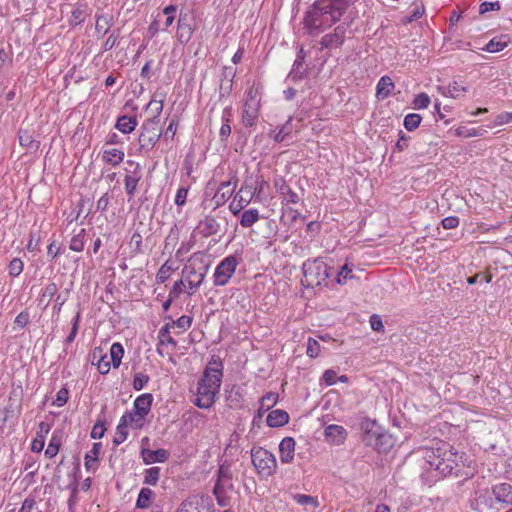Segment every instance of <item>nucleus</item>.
Segmentation results:
<instances>
[{"label":"nucleus","instance_id":"obj_27","mask_svg":"<svg viewBox=\"0 0 512 512\" xmlns=\"http://www.w3.org/2000/svg\"><path fill=\"white\" fill-rule=\"evenodd\" d=\"M289 414L282 409H276L269 412L266 423L271 428L282 427L289 422Z\"/></svg>","mask_w":512,"mask_h":512},{"label":"nucleus","instance_id":"obj_34","mask_svg":"<svg viewBox=\"0 0 512 512\" xmlns=\"http://www.w3.org/2000/svg\"><path fill=\"white\" fill-rule=\"evenodd\" d=\"M137 124L138 122L136 117L122 115L118 117L115 128L124 134H129L136 128Z\"/></svg>","mask_w":512,"mask_h":512},{"label":"nucleus","instance_id":"obj_19","mask_svg":"<svg viewBox=\"0 0 512 512\" xmlns=\"http://www.w3.org/2000/svg\"><path fill=\"white\" fill-rule=\"evenodd\" d=\"M274 186L278 194L283 196L282 204H297L300 201V197L294 192L291 187L287 184L283 177H278L274 180Z\"/></svg>","mask_w":512,"mask_h":512},{"label":"nucleus","instance_id":"obj_23","mask_svg":"<svg viewBox=\"0 0 512 512\" xmlns=\"http://www.w3.org/2000/svg\"><path fill=\"white\" fill-rule=\"evenodd\" d=\"M198 229L200 234L204 238H208L212 235H215L220 230V224L215 219V217L211 215H206L203 219H201L198 223Z\"/></svg>","mask_w":512,"mask_h":512},{"label":"nucleus","instance_id":"obj_25","mask_svg":"<svg viewBox=\"0 0 512 512\" xmlns=\"http://www.w3.org/2000/svg\"><path fill=\"white\" fill-rule=\"evenodd\" d=\"M153 395L151 393H144L139 395L133 403V410L140 416H147L152 407Z\"/></svg>","mask_w":512,"mask_h":512},{"label":"nucleus","instance_id":"obj_43","mask_svg":"<svg viewBox=\"0 0 512 512\" xmlns=\"http://www.w3.org/2000/svg\"><path fill=\"white\" fill-rule=\"evenodd\" d=\"M304 60H300L298 58L295 59L292 69L288 75L290 79L297 82L304 78L306 74V68L304 67Z\"/></svg>","mask_w":512,"mask_h":512},{"label":"nucleus","instance_id":"obj_9","mask_svg":"<svg viewBox=\"0 0 512 512\" xmlns=\"http://www.w3.org/2000/svg\"><path fill=\"white\" fill-rule=\"evenodd\" d=\"M257 89L251 87L246 91V100L243 105L242 123L245 127L255 125L259 116L260 99L257 97Z\"/></svg>","mask_w":512,"mask_h":512},{"label":"nucleus","instance_id":"obj_37","mask_svg":"<svg viewBox=\"0 0 512 512\" xmlns=\"http://www.w3.org/2000/svg\"><path fill=\"white\" fill-rule=\"evenodd\" d=\"M124 151L120 149H106L103 151L102 160L112 166L119 165L124 159Z\"/></svg>","mask_w":512,"mask_h":512},{"label":"nucleus","instance_id":"obj_1","mask_svg":"<svg viewBox=\"0 0 512 512\" xmlns=\"http://www.w3.org/2000/svg\"><path fill=\"white\" fill-rule=\"evenodd\" d=\"M424 463L422 469L433 481L453 474L458 475L462 455L447 442L436 443V447L422 449Z\"/></svg>","mask_w":512,"mask_h":512},{"label":"nucleus","instance_id":"obj_32","mask_svg":"<svg viewBox=\"0 0 512 512\" xmlns=\"http://www.w3.org/2000/svg\"><path fill=\"white\" fill-rule=\"evenodd\" d=\"M18 140L20 145L29 152H36L39 149L40 142L35 140L28 130L20 129L18 132Z\"/></svg>","mask_w":512,"mask_h":512},{"label":"nucleus","instance_id":"obj_2","mask_svg":"<svg viewBox=\"0 0 512 512\" xmlns=\"http://www.w3.org/2000/svg\"><path fill=\"white\" fill-rule=\"evenodd\" d=\"M424 463L422 469L433 481L453 474L458 475L462 455L447 442L436 443V447L422 449Z\"/></svg>","mask_w":512,"mask_h":512},{"label":"nucleus","instance_id":"obj_60","mask_svg":"<svg viewBox=\"0 0 512 512\" xmlns=\"http://www.w3.org/2000/svg\"><path fill=\"white\" fill-rule=\"evenodd\" d=\"M482 131H483V129H476V128L469 129L465 126H459L455 130V133L459 137L470 138V137L482 136Z\"/></svg>","mask_w":512,"mask_h":512},{"label":"nucleus","instance_id":"obj_40","mask_svg":"<svg viewBox=\"0 0 512 512\" xmlns=\"http://www.w3.org/2000/svg\"><path fill=\"white\" fill-rule=\"evenodd\" d=\"M58 292V286L54 282L48 283L42 290L40 295L39 304H43L44 309L48 307L52 298Z\"/></svg>","mask_w":512,"mask_h":512},{"label":"nucleus","instance_id":"obj_45","mask_svg":"<svg viewBox=\"0 0 512 512\" xmlns=\"http://www.w3.org/2000/svg\"><path fill=\"white\" fill-rule=\"evenodd\" d=\"M141 180V175H126L124 178L125 191L128 195L129 199L133 198L139 181Z\"/></svg>","mask_w":512,"mask_h":512},{"label":"nucleus","instance_id":"obj_4","mask_svg":"<svg viewBox=\"0 0 512 512\" xmlns=\"http://www.w3.org/2000/svg\"><path fill=\"white\" fill-rule=\"evenodd\" d=\"M327 0H316L305 12L302 24L309 36H318L341 19Z\"/></svg>","mask_w":512,"mask_h":512},{"label":"nucleus","instance_id":"obj_64","mask_svg":"<svg viewBox=\"0 0 512 512\" xmlns=\"http://www.w3.org/2000/svg\"><path fill=\"white\" fill-rule=\"evenodd\" d=\"M130 245L134 246L132 250L134 254H142L144 252L142 235L139 232L136 231L132 234Z\"/></svg>","mask_w":512,"mask_h":512},{"label":"nucleus","instance_id":"obj_38","mask_svg":"<svg viewBox=\"0 0 512 512\" xmlns=\"http://www.w3.org/2000/svg\"><path fill=\"white\" fill-rule=\"evenodd\" d=\"M508 42L509 41H508L507 35H502L500 37H494L486 44V46L483 48V50L490 52V53L499 52V51H502L505 47H507Z\"/></svg>","mask_w":512,"mask_h":512},{"label":"nucleus","instance_id":"obj_6","mask_svg":"<svg viewBox=\"0 0 512 512\" xmlns=\"http://www.w3.org/2000/svg\"><path fill=\"white\" fill-rule=\"evenodd\" d=\"M160 120L152 117L145 120L139 130L138 136V154L147 156L155 147L162 136V130L159 128Z\"/></svg>","mask_w":512,"mask_h":512},{"label":"nucleus","instance_id":"obj_61","mask_svg":"<svg viewBox=\"0 0 512 512\" xmlns=\"http://www.w3.org/2000/svg\"><path fill=\"white\" fill-rule=\"evenodd\" d=\"M327 2L330 3L331 9H335L342 16L352 4L351 0H327Z\"/></svg>","mask_w":512,"mask_h":512},{"label":"nucleus","instance_id":"obj_55","mask_svg":"<svg viewBox=\"0 0 512 512\" xmlns=\"http://www.w3.org/2000/svg\"><path fill=\"white\" fill-rule=\"evenodd\" d=\"M60 446H61L60 437H58L56 435H52V437L49 441V444L45 450V456L47 458L55 457L59 452Z\"/></svg>","mask_w":512,"mask_h":512},{"label":"nucleus","instance_id":"obj_46","mask_svg":"<svg viewBox=\"0 0 512 512\" xmlns=\"http://www.w3.org/2000/svg\"><path fill=\"white\" fill-rule=\"evenodd\" d=\"M85 237L86 230L80 229V231L71 238L69 248L75 252H82L85 246Z\"/></svg>","mask_w":512,"mask_h":512},{"label":"nucleus","instance_id":"obj_48","mask_svg":"<svg viewBox=\"0 0 512 512\" xmlns=\"http://www.w3.org/2000/svg\"><path fill=\"white\" fill-rule=\"evenodd\" d=\"M176 270L169 261H166L158 270L156 274V282L159 284L165 283L171 276V273Z\"/></svg>","mask_w":512,"mask_h":512},{"label":"nucleus","instance_id":"obj_49","mask_svg":"<svg viewBox=\"0 0 512 512\" xmlns=\"http://www.w3.org/2000/svg\"><path fill=\"white\" fill-rule=\"evenodd\" d=\"M161 469L159 467H151L144 470L143 483L146 485H156L160 478Z\"/></svg>","mask_w":512,"mask_h":512},{"label":"nucleus","instance_id":"obj_47","mask_svg":"<svg viewBox=\"0 0 512 512\" xmlns=\"http://www.w3.org/2000/svg\"><path fill=\"white\" fill-rule=\"evenodd\" d=\"M176 512H200L198 498L196 496L188 497L181 502Z\"/></svg>","mask_w":512,"mask_h":512},{"label":"nucleus","instance_id":"obj_52","mask_svg":"<svg viewBox=\"0 0 512 512\" xmlns=\"http://www.w3.org/2000/svg\"><path fill=\"white\" fill-rule=\"evenodd\" d=\"M85 20V7L82 5H79L75 7L72 12L69 19V25L72 27L78 26L82 24Z\"/></svg>","mask_w":512,"mask_h":512},{"label":"nucleus","instance_id":"obj_51","mask_svg":"<svg viewBox=\"0 0 512 512\" xmlns=\"http://www.w3.org/2000/svg\"><path fill=\"white\" fill-rule=\"evenodd\" d=\"M183 274L186 275L187 279H194V284L196 285H201L203 282V276H201V272H197L195 264L191 263L190 261L184 266Z\"/></svg>","mask_w":512,"mask_h":512},{"label":"nucleus","instance_id":"obj_15","mask_svg":"<svg viewBox=\"0 0 512 512\" xmlns=\"http://www.w3.org/2000/svg\"><path fill=\"white\" fill-rule=\"evenodd\" d=\"M211 384L198 381L197 397L194 404L201 409H208L215 403V397L220 390H213Z\"/></svg>","mask_w":512,"mask_h":512},{"label":"nucleus","instance_id":"obj_50","mask_svg":"<svg viewBox=\"0 0 512 512\" xmlns=\"http://www.w3.org/2000/svg\"><path fill=\"white\" fill-rule=\"evenodd\" d=\"M422 121V116L417 113H409L404 117L403 125L407 131L417 129Z\"/></svg>","mask_w":512,"mask_h":512},{"label":"nucleus","instance_id":"obj_59","mask_svg":"<svg viewBox=\"0 0 512 512\" xmlns=\"http://www.w3.org/2000/svg\"><path fill=\"white\" fill-rule=\"evenodd\" d=\"M170 324H165L160 330H159V343L164 344H171L173 346L177 345L176 340L170 336Z\"/></svg>","mask_w":512,"mask_h":512},{"label":"nucleus","instance_id":"obj_54","mask_svg":"<svg viewBox=\"0 0 512 512\" xmlns=\"http://www.w3.org/2000/svg\"><path fill=\"white\" fill-rule=\"evenodd\" d=\"M293 500L302 506L311 505L314 508H317L319 506V501L316 497L306 495V494H294Z\"/></svg>","mask_w":512,"mask_h":512},{"label":"nucleus","instance_id":"obj_13","mask_svg":"<svg viewBox=\"0 0 512 512\" xmlns=\"http://www.w3.org/2000/svg\"><path fill=\"white\" fill-rule=\"evenodd\" d=\"M493 498L491 489L481 491L472 501L471 507L476 512H500V507L497 506Z\"/></svg>","mask_w":512,"mask_h":512},{"label":"nucleus","instance_id":"obj_35","mask_svg":"<svg viewBox=\"0 0 512 512\" xmlns=\"http://www.w3.org/2000/svg\"><path fill=\"white\" fill-rule=\"evenodd\" d=\"M394 445L395 439L388 431L385 430L378 442L374 443V450L379 454H385L388 453Z\"/></svg>","mask_w":512,"mask_h":512},{"label":"nucleus","instance_id":"obj_3","mask_svg":"<svg viewBox=\"0 0 512 512\" xmlns=\"http://www.w3.org/2000/svg\"><path fill=\"white\" fill-rule=\"evenodd\" d=\"M424 463L422 469L433 481L453 474L458 475L462 455L447 442L436 443V447L422 449Z\"/></svg>","mask_w":512,"mask_h":512},{"label":"nucleus","instance_id":"obj_63","mask_svg":"<svg viewBox=\"0 0 512 512\" xmlns=\"http://www.w3.org/2000/svg\"><path fill=\"white\" fill-rule=\"evenodd\" d=\"M178 123H179V121H178V118L176 116L173 117L170 120V123L167 126L166 130L164 131V133H162L164 141H168V140H173L174 139V136H175L176 131H177Z\"/></svg>","mask_w":512,"mask_h":512},{"label":"nucleus","instance_id":"obj_16","mask_svg":"<svg viewBox=\"0 0 512 512\" xmlns=\"http://www.w3.org/2000/svg\"><path fill=\"white\" fill-rule=\"evenodd\" d=\"M196 29L194 18L187 14H180L177 21V39L181 44H187Z\"/></svg>","mask_w":512,"mask_h":512},{"label":"nucleus","instance_id":"obj_22","mask_svg":"<svg viewBox=\"0 0 512 512\" xmlns=\"http://www.w3.org/2000/svg\"><path fill=\"white\" fill-rule=\"evenodd\" d=\"M92 365H96L100 374L106 375L109 373L111 364L108 360L107 354L103 353L100 347H96L90 354Z\"/></svg>","mask_w":512,"mask_h":512},{"label":"nucleus","instance_id":"obj_58","mask_svg":"<svg viewBox=\"0 0 512 512\" xmlns=\"http://www.w3.org/2000/svg\"><path fill=\"white\" fill-rule=\"evenodd\" d=\"M354 277L352 267L349 264H344L341 269L337 273L336 281L338 284L343 285L347 282L348 279H352Z\"/></svg>","mask_w":512,"mask_h":512},{"label":"nucleus","instance_id":"obj_11","mask_svg":"<svg viewBox=\"0 0 512 512\" xmlns=\"http://www.w3.org/2000/svg\"><path fill=\"white\" fill-rule=\"evenodd\" d=\"M362 442L365 446L374 449V443H377L379 438L385 432V429L377 423L376 420L365 418L361 423Z\"/></svg>","mask_w":512,"mask_h":512},{"label":"nucleus","instance_id":"obj_62","mask_svg":"<svg viewBox=\"0 0 512 512\" xmlns=\"http://www.w3.org/2000/svg\"><path fill=\"white\" fill-rule=\"evenodd\" d=\"M150 377L142 372L136 373L133 378L132 386L134 390L140 391L149 382Z\"/></svg>","mask_w":512,"mask_h":512},{"label":"nucleus","instance_id":"obj_24","mask_svg":"<svg viewBox=\"0 0 512 512\" xmlns=\"http://www.w3.org/2000/svg\"><path fill=\"white\" fill-rule=\"evenodd\" d=\"M324 435L331 443L340 445L346 440L347 431L343 426L331 424L325 428Z\"/></svg>","mask_w":512,"mask_h":512},{"label":"nucleus","instance_id":"obj_44","mask_svg":"<svg viewBox=\"0 0 512 512\" xmlns=\"http://www.w3.org/2000/svg\"><path fill=\"white\" fill-rule=\"evenodd\" d=\"M189 261L195 264L197 272H201L204 279L210 267L209 262L199 253H195Z\"/></svg>","mask_w":512,"mask_h":512},{"label":"nucleus","instance_id":"obj_36","mask_svg":"<svg viewBox=\"0 0 512 512\" xmlns=\"http://www.w3.org/2000/svg\"><path fill=\"white\" fill-rule=\"evenodd\" d=\"M231 116H232L231 107H226L222 113L223 124L220 127V131H219V137H220V141L222 143H226V141L228 140V138L231 134V126H230Z\"/></svg>","mask_w":512,"mask_h":512},{"label":"nucleus","instance_id":"obj_29","mask_svg":"<svg viewBox=\"0 0 512 512\" xmlns=\"http://www.w3.org/2000/svg\"><path fill=\"white\" fill-rule=\"evenodd\" d=\"M394 88L395 84L392 79L387 75L382 76L376 86V97L384 100L391 95Z\"/></svg>","mask_w":512,"mask_h":512},{"label":"nucleus","instance_id":"obj_7","mask_svg":"<svg viewBox=\"0 0 512 512\" xmlns=\"http://www.w3.org/2000/svg\"><path fill=\"white\" fill-rule=\"evenodd\" d=\"M252 464L261 479H268L277 470V460L273 453L263 447H253L250 451Z\"/></svg>","mask_w":512,"mask_h":512},{"label":"nucleus","instance_id":"obj_28","mask_svg":"<svg viewBox=\"0 0 512 512\" xmlns=\"http://www.w3.org/2000/svg\"><path fill=\"white\" fill-rule=\"evenodd\" d=\"M214 488H220L223 490L233 489L232 473L229 467H225L224 465H221L219 467L217 472V481L215 483Z\"/></svg>","mask_w":512,"mask_h":512},{"label":"nucleus","instance_id":"obj_31","mask_svg":"<svg viewBox=\"0 0 512 512\" xmlns=\"http://www.w3.org/2000/svg\"><path fill=\"white\" fill-rule=\"evenodd\" d=\"M95 31L97 34L105 35L113 25V15L110 13L96 14Z\"/></svg>","mask_w":512,"mask_h":512},{"label":"nucleus","instance_id":"obj_56","mask_svg":"<svg viewBox=\"0 0 512 512\" xmlns=\"http://www.w3.org/2000/svg\"><path fill=\"white\" fill-rule=\"evenodd\" d=\"M128 434L129 433L126 424H123V422L119 420V423L116 427V433L113 439V444L115 446L122 444L127 439Z\"/></svg>","mask_w":512,"mask_h":512},{"label":"nucleus","instance_id":"obj_10","mask_svg":"<svg viewBox=\"0 0 512 512\" xmlns=\"http://www.w3.org/2000/svg\"><path fill=\"white\" fill-rule=\"evenodd\" d=\"M223 377V362L219 356L213 355L199 380L204 384H211L213 390H220Z\"/></svg>","mask_w":512,"mask_h":512},{"label":"nucleus","instance_id":"obj_18","mask_svg":"<svg viewBox=\"0 0 512 512\" xmlns=\"http://www.w3.org/2000/svg\"><path fill=\"white\" fill-rule=\"evenodd\" d=\"M237 184L238 178L235 172L231 173L230 179L228 181H223L220 183L213 197V200L217 206H221L228 201V199L233 195Z\"/></svg>","mask_w":512,"mask_h":512},{"label":"nucleus","instance_id":"obj_17","mask_svg":"<svg viewBox=\"0 0 512 512\" xmlns=\"http://www.w3.org/2000/svg\"><path fill=\"white\" fill-rule=\"evenodd\" d=\"M348 24H340L336 26L332 33H328L321 38L320 45L324 49L341 47L345 41Z\"/></svg>","mask_w":512,"mask_h":512},{"label":"nucleus","instance_id":"obj_53","mask_svg":"<svg viewBox=\"0 0 512 512\" xmlns=\"http://www.w3.org/2000/svg\"><path fill=\"white\" fill-rule=\"evenodd\" d=\"M80 321H81V311L78 310L76 312V315L72 319L71 330H70V333L68 334V336L65 339V344L70 345V344H72L74 342V340H75V338L77 336L78 330H79Z\"/></svg>","mask_w":512,"mask_h":512},{"label":"nucleus","instance_id":"obj_21","mask_svg":"<svg viewBox=\"0 0 512 512\" xmlns=\"http://www.w3.org/2000/svg\"><path fill=\"white\" fill-rule=\"evenodd\" d=\"M295 440L292 437H285L279 444L280 461L283 464L292 463L295 455Z\"/></svg>","mask_w":512,"mask_h":512},{"label":"nucleus","instance_id":"obj_39","mask_svg":"<svg viewBox=\"0 0 512 512\" xmlns=\"http://www.w3.org/2000/svg\"><path fill=\"white\" fill-rule=\"evenodd\" d=\"M155 493L150 489L143 487L137 497L136 507L137 508H148L151 506Z\"/></svg>","mask_w":512,"mask_h":512},{"label":"nucleus","instance_id":"obj_14","mask_svg":"<svg viewBox=\"0 0 512 512\" xmlns=\"http://www.w3.org/2000/svg\"><path fill=\"white\" fill-rule=\"evenodd\" d=\"M491 492L500 511L512 506V485L506 482L492 485Z\"/></svg>","mask_w":512,"mask_h":512},{"label":"nucleus","instance_id":"obj_42","mask_svg":"<svg viewBox=\"0 0 512 512\" xmlns=\"http://www.w3.org/2000/svg\"><path fill=\"white\" fill-rule=\"evenodd\" d=\"M260 219L259 211L255 208L245 210L241 214L240 225L243 228H249Z\"/></svg>","mask_w":512,"mask_h":512},{"label":"nucleus","instance_id":"obj_33","mask_svg":"<svg viewBox=\"0 0 512 512\" xmlns=\"http://www.w3.org/2000/svg\"><path fill=\"white\" fill-rule=\"evenodd\" d=\"M145 417L146 416H140L136 413L135 410L132 409V411L125 412L120 420L125 423L126 426L131 425L134 429H142L145 425Z\"/></svg>","mask_w":512,"mask_h":512},{"label":"nucleus","instance_id":"obj_57","mask_svg":"<svg viewBox=\"0 0 512 512\" xmlns=\"http://www.w3.org/2000/svg\"><path fill=\"white\" fill-rule=\"evenodd\" d=\"M24 269V262L18 258H13L8 264V273L11 277H18Z\"/></svg>","mask_w":512,"mask_h":512},{"label":"nucleus","instance_id":"obj_12","mask_svg":"<svg viewBox=\"0 0 512 512\" xmlns=\"http://www.w3.org/2000/svg\"><path fill=\"white\" fill-rule=\"evenodd\" d=\"M362 442L365 446L374 449V443H377L379 438L385 432V429L377 423L376 420L365 418L361 423Z\"/></svg>","mask_w":512,"mask_h":512},{"label":"nucleus","instance_id":"obj_5","mask_svg":"<svg viewBox=\"0 0 512 512\" xmlns=\"http://www.w3.org/2000/svg\"><path fill=\"white\" fill-rule=\"evenodd\" d=\"M331 270L322 257L307 259L302 264L301 283L306 288L319 287L330 277Z\"/></svg>","mask_w":512,"mask_h":512},{"label":"nucleus","instance_id":"obj_41","mask_svg":"<svg viewBox=\"0 0 512 512\" xmlns=\"http://www.w3.org/2000/svg\"><path fill=\"white\" fill-rule=\"evenodd\" d=\"M124 355V348L121 343L115 342L110 347V364L113 368H118Z\"/></svg>","mask_w":512,"mask_h":512},{"label":"nucleus","instance_id":"obj_20","mask_svg":"<svg viewBox=\"0 0 512 512\" xmlns=\"http://www.w3.org/2000/svg\"><path fill=\"white\" fill-rule=\"evenodd\" d=\"M140 455L145 465H150L153 463H164L169 459V452L163 448L157 450L142 448Z\"/></svg>","mask_w":512,"mask_h":512},{"label":"nucleus","instance_id":"obj_26","mask_svg":"<svg viewBox=\"0 0 512 512\" xmlns=\"http://www.w3.org/2000/svg\"><path fill=\"white\" fill-rule=\"evenodd\" d=\"M438 91L445 97H451L454 99L460 98L467 92V87L462 82L453 81L447 87L438 86Z\"/></svg>","mask_w":512,"mask_h":512},{"label":"nucleus","instance_id":"obj_30","mask_svg":"<svg viewBox=\"0 0 512 512\" xmlns=\"http://www.w3.org/2000/svg\"><path fill=\"white\" fill-rule=\"evenodd\" d=\"M102 448L101 443H94L90 452L86 453L84 457V466L87 471H95L98 467L99 453Z\"/></svg>","mask_w":512,"mask_h":512},{"label":"nucleus","instance_id":"obj_8","mask_svg":"<svg viewBox=\"0 0 512 512\" xmlns=\"http://www.w3.org/2000/svg\"><path fill=\"white\" fill-rule=\"evenodd\" d=\"M241 256L237 254L225 257L217 266L214 272V285H226L236 271L237 266L241 262Z\"/></svg>","mask_w":512,"mask_h":512}]
</instances>
